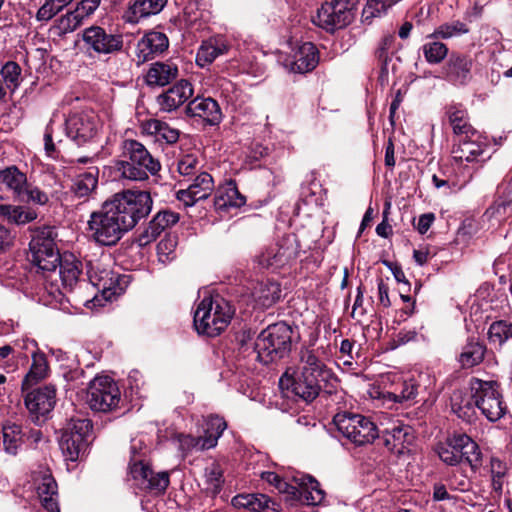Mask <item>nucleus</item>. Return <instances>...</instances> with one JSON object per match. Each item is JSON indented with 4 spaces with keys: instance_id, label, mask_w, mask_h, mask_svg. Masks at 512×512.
Segmentation results:
<instances>
[{
    "instance_id": "1a4fd4ad",
    "label": "nucleus",
    "mask_w": 512,
    "mask_h": 512,
    "mask_svg": "<svg viewBox=\"0 0 512 512\" xmlns=\"http://www.w3.org/2000/svg\"><path fill=\"white\" fill-rule=\"evenodd\" d=\"M121 400L116 382L108 376L95 377L88 386L86 403L95 412L108 413L115 410Z\"/></svg>"
},
{
    "instance_id": "052dcab7",
    "label": "nucleus",
    "mask_w": 512,
    "mask_h": 512,
    "mask_svg": "<svg viewBox=\"0 0 512 512\" xmlns=\"http://www.w3.org/2000/svg\"><path fill=\"white\" fill-rule=\"evenodd\" d=\"M510 212H512V200L507 197H499L487 209L486 215L495 217L497 220L504 219Z\"/></svg>"
},
{
    "instance_id": "7c9ffc66",
    "label": "nucleus",
    "mask_w": 512,
    "mask_h": 512,
    "mask_svg": "<svg viewBox=\"0 0 512 512\" xmlns=\"http://www.w3.org/2000/svg\"><path fill=\"white\" fill-rule=\"evenodd\" d=\"M178 76V67L172 62L152 63L146 73L148 86H165L171 83Z\"/></svg>"
},
{
    "instance_id": "393cba45",
    "label": "nucleus",
    "mask_w": 512,
    "mask_h": 512,
    "mask_svg": "<svg viewBox=\"0 0 512 512\" xmlns=\"http://www.w3.org/2000/svg\"><path fill=\"white\" fill-rule=\"evenodd\" d=\"M59 276L63 289L72 292L78 282L83 270V264L74 255H64L58 264Z\"/></svg>"
},
{
    "instance_id": "680f3d73",
    "label": "nucleus",
    "mask_w": 512,
    "mask_h": 512,
    "mask_svg": "<svg viewBox=\"0 0 512 512\" xmlns=\"http://www.w3.org/2000/svg\"><path fill=\"white\" fill-rule=\"evenodd\" d=\"M83 21V17L75 9L68 12L58 20V29L62 34H66L77 29Z\"/></svg>"
},
{
    "instance_id": "5fc2aeb1",
    "label": "nucleus",
    "mask_w": 512,
    "mask_h": 512,
    "mask_svg": "<svg viewBox=\"0 0 512 512\" xmlns=\"http://www.w3.org/2000/svg\"><path fill=\"white\" fill-rule=\"evenodd\" d=\"M455 439H457V434L449 437L447 441L439 445L437 449L440 459L448 465L460 464V448L454 443Z\"/></svg>"
},
{
    "instance_id": "f03ea898",
    "label": "nucleus",
    "mask_w": 512,
    "mask_h": 512,
    "mask_svg": "<svg viewBox=\"0 0 512 512\" xmlns=\"http://www.w3.org/2000/svg\"><path fill=\"white\" fill-rule=\"evenodd\" d=\"M234 312L231 304L223 297H204L194 313L195 329L208 337L218 336L227 328Z\"/></svg>"
},
{
    "instance_id": "2eb2a0df",
    "label": "nucleus",
    "mask_w": 512,
    "mask_h": 512,
    "mask_svg": "<svg viewBox=\"0 0 512 512\" xmlns=\"http://www.w3.org/2000/svg\"><path fill=\"white\" fill-rule=\"evenodd\" d=\"M66 134L78 145L93 139L98 131V119L91 112L75 113L66 120Z\"/></svg>"
},
{
    "instance_id": "a18cd8bd",
    "label": "nucleus",
    "mask_w": 512,
    "mask_h": 512,
    "mask_svg": "<svg viewBox=\"0 0 512 512\" xmlns=\"http://www.w3.org/2000/svg\"><path fill=\"white\" fill-rule=\"evenodd\" d=\"M270 499L264 494H239L232 499L235 508L261 512L268 508Z\"/></svg>"
},
{
    "instance_id": "0e129e2a",
    "label": "nucleus",
    "mask_w": 512,
    "mask_h": 512,
    "mask_svg": "<svg viewBox=\"0 0 512 512\" xmlns=\"http://www.w3.org/2000/svg\"><path fill=\"white\" fill-rule=\"evenodd\" d=\"M199 169V160L193 154L183 155L177 163V170L183 176H192Z\"/></svg>"
},
{
    "instance_id": "c03bdc74",
    "label": "nucleus",
    "mask_w": 512,
    "mask_h": 512,
    "mask_svg": "<svg viewBox=\"0 0 512 512\" xmlns=\"http://www.w3.org/2000/svg\"><path fill=\"white\" fill-rule=\"evenodd\" d=\"M59 444L67 460L77 461L84 454L89 443L79 436L73 437L69 433H62Z\"/></svg>"
},
{
    "instance_id": "dca6fc26",
    "label": "nucleus",
    "mask_w": 512,
    "mask_h": 512,
    "mask_svg": "<svg viewBox=\"0 0 512 512\" xmlns=\"http://www.w3.org/2000/svg\"><path fill=\"white\" fill-rule=\"evenodd\" d=\"M473 61L468 55L452 52L441 69L442 78L455 86H465L472 79Z\"/></svg>"
},
{
    "instance_id": "aec40b11",
    "label": "nucleus",
    "mask_w": 512,
    "mask_h": 512,
    "mask_svg": "<svg viewBox=\"0 0 512 512\" xmlns=\"http://www.w3.org/2000/svg\"><path fill=\"white\" fill-rule=\"evenodd\" d=\"M414 440V431L409 425H394L386 429L383 434L384 445L390 452L397 455L408 452Z\"/></svg>"
},
{
    "instance_id": "338daca9",
    "label": "nucleus",
    "mask_w": 512,
    "mask_h": 512,
    "mask_svg": "<svg viewBox=\"0 0 512 512\" xmlns=\"http://www.w3.org/2000/svg\"><path fill=\"white\" fill-rule=\"evenodd\" d=\"M61 9L52 2V0H45V3L39 8L36 19L38 21L47 22L58 14Z\"/></svg>"
},
{
    "instance_id": "4468645a",
    "label": "nucleus",
    "mask_w": 512,
    "mask_h": 512,
    "mask_svg": "<svg viewBox=\"0 0 512 512\" xmlns=\"http://www.w3.org/2000/svg\"><path fill=\"white\" fill-rule=\"evenodd\" d=\"M487 144L481 133L453 140L451 156L458 165L479 162L483 159Z\"/></svg>"
},
{
    "instance_id": "b1692460",
    "label": "nucleus",
    "mask_w": 512,
    "mask_h": 512,
    "mask_svg": "<svg viewBox=\"0 0 512 512\" xmlns=\"http://www.w3.org/2000/svg\"><path fill=\"white\" fill-rule=\"evenodd\" d=\"M178 221L179 215L173 211L163 210L158 212L139 236L140 245H147L156 240L166 228L176 224Z\"/></svg>"
},
{
    "instance_id": "603ef678",
    "label": "nucleus",
    "mask_w": 512,
    "mask_h": 512,
    "mask_svg": "<svg viewBox=\"0 0 512 512\" xmlns=\"http://www.w3.org/2000/svg\"><path fill=\"white\" fill-rule=\"evenodd\" d=\"M418 386L413 381H402L395 384L391 391L388 392L389 398L395 402H406L413 400L417 395Z\"/></svg>"
},
{
    "instance_id": "37998d69",
    "label": "nucleus",
    "mask_w": 512,
    "mask_h": 512,
    "mask_svg": "<svg viewBox=\"0 0 512 512\" xmlns=\"http://www.w3.org/2000/svg\"><path fill=\"white\" fill-rule=\"evenodd\" d=\"M0 217L6 219L10 223L24 225L35 220L37 218V213L31 208L1 204Z\"/></svg>"
},
{
    "instance_id": "79ce46f5",
    "label": "nucleus",
    "mask_w": 512,
    "mask_h": 512,
    "mask_svg": "<svg viewBox=\"0 0 512 512\" xmlns=\"http://www.w3.org/2000/svg\"><path fill=\"white\" fill-rule=\"evenodd\" d=\"M27 182L26 174L21 172L18 167L14 165L0 170V183L5 185L16 199L25 188Z\"/></svg>"
},
{
    "instance_id": "774afa93",
    "label": "nucleus",
    "mask_w": 512,
    "mask_h": 512,
    "mask_svg": "<svg viewBox=\"0 0 512 512\" xmlns=\"http://www.w3.org/2000/svg\"><path fill=\"white\" fill-rule=\"evenodd\" d=\"M395 41V37L391 34H387L382 37V39L379 42V45L376 49V56L377 58L382 61L386 62L388 59V52L392 48Z\"/></svg>"
},
{
    "instance_id": "e2e57ef3",
    "label": "nucleus",
    "mask_w": 512,
    "mask_h": 512,
    "mask_svg": "<svg viewBox=\"0 0 512 512\" xmlns=\"http://www.w3.org/2000/svg\"><path fill=\"white\" fill-rule=\"evenodd\" d=\"M176 246L177 240L175 236L168 235L161 239L157 244V253L160 261L166 262L171 260L173 258L172 255L175 252Z\"/></svg>"
},
{
    "instance_id": "8fccbe9b",
    "label": "nucleus",
    "mask_w": 512,
    "mask_h": 512,
    "mask_svg": "<svg viewBox=\"0 0 512 512\" xmlns=\"http://www.w3.org/2000/svg\"><path fill=\"white\" fill-rule=\"evenodd\" d=\"M254 295L263 306H271L280 299L281 289L275 282L259 283Z\"/></svg>"
},
{
    "instance_id": "e433bc0d",
    "label": "nucleus",
    "mask_w": 512,
    "mask_h": 512,
    "mask_svg": "<svg viewBox=\"0 0 512 512\" xmlns=\"http://www.w3.org/2000/svg\"><path fill=\"white\" fill-rule=\"evenodd\" d=\"M319 61L318 50L311 42H306L300 46L295 55L291 69L297 73H306L313 70Z\"/></svg>"
},
{
    "instance_id": "4c0bfd02",
    "label": "nucleus",
    "mask_w": 512,
    "mask_h": 512,
    "mask_svg": "<svg viewBox=\"0 0 512 512\" xmlns=\"http://www.w3.org/2000/svg\"><path fill=\"white\" fill-rule=\"evenodd\" d=\"M31 357L32 364L28 373L23 379V389H28L32 385L37 384L48 375L49 366L45 354L39 350H34Z\"/></svg>"
},
{
    "instance_id": "a19ab883",
    "label": "nucleus",
    "mask_w": 512,
    "mask_h": 512,
    "mask_svg": "<svg viewBox=\"0 0 512 512\" xmlns=\"http://www.w3.org/2000/svg\"><path fill=\"white\" fill-rule=\"evenodd\" d=\"M116 169L122 178L131 181H145L151 175L145 165L136 162L132 157H122L116 162Z\"/></svg>"
},
{
    "instance_id": "ddd939ff",
    "label": "nucleus",
    "mask_w": 512,
    "mask_h": 512,
    "mask_svg": "<svg viewBox=\"0 0 512 512\" xmlns=\"http://www.w3.org/2000/svg\"><path fill=\"white\" fill-rule=\"evenodd\" d=\"M56 404V388L53 385L38 387L25 396V405L34 422H44Z\"/></svg>"
},
{
    "instance_id": "13d9d810",
    "label": "nucleus",
    "mask_w": 512,
    "mask_h": 512,
    "mask_svg": "<svg viewBox=\"0 0 512 512\" xmlns=\"http://www.w3.org/2000/svg\"><path fill=\"white\" fill-rule=\"evenodd\" d=\"M17 199L22 202H27V203L32 202V203L38 204V205H45L49 201V197H48L47 193L42 191L37 186H33L32 184H29L28 182L25 185V188L23 189V191L21 192V194L19 195V197Z\"/></svg>"
},
{
    "instance_id": "6e6d98bb",
    "label": "nucleus",
    "mask_w": 512,
    "mask_h": 512,
    "mask_svg": "<svg viewBox=\"0 0 512 512\" xmlns=\"http://www.w3.org/2000/svg\"><path fill=\"white\" fill-rule=\"evenodd\" d=\"M205 478L207 484L206 489L212 494L219 493L224 479L223 471L218 463L213 462L205 468Z\"/></svg>"
},
{
    "instance_id": "4be33fe9",
    "label": "nucleus",
    "mask_w": 512,
    "mask_h": 512,
    "mask_svg": "<svg viewBox=\"0 0 512 512\" xmlns=\"http://www.w3.org/2000/svg\"><path fill=\"white\" fill-rule=\"evenodd\" d=\"M122 157H132L136 162L146 166V170L151 175H156L160 169L161 164L148 149L139 141L134 139H125L121 143Z\"/></svg>"
},
{
    "instance_id": "20e7f679",
    "label": "nucleus",
    "mask_w": 512,
    "mask_h": 512,
    "mask_svg": "<svg viewBox=\"0 0 512 512\" xmlns=\"http://www.w3.org/2000/svg\"><path fill=\"white\" fill-rule=\"evenodd\" d=\"M292 330L284 322L269 325L256 338L253 350L257 359L268 364L283 358L291 348Z\"/></svg>"
},
{
    "instance_id": "4d7b16f0",
    "label": "nucleus",
    "mask_w": 512,
    "mask_h": 512,
    "mask_svg": "<svg viewBox=\"0 0 512 512\" xmlns=\"http://www.w3.org/2000/svg\"><path fill=\"white\" fill-rule=\"evenodd\" d=\"M507 466L504 462L498 458H492L490 461V472L492 488L498 494L501 495L504 485V478L507 474Z\"/></svg>"
},
{
    "instance_id": "9d476101",
    "label": "nucleus",
    "mask_w": 512,
    "mask_h": 512,
    "mask_svg": "<svg viewBox=\"0 0 512 512\" xmlns=\"http://www.w3.org/2000/svg\"><path fill=\"white\" fill-rule=\"evenodd\" d=\"M129 472L137 484L155 494L164 493L169 485V473H154L150 466L144 462V458L130 456Z\"/></svg>"
},
{
    "instance_id": "c85d7f7f",
    "label": "nucleus",
    "mask_w": 512,
    "mask_h": 512,
    "mask_svg": "<svg viewBox=\"0 0 512 512\" xmlns=\"http://www.w3.org/2000/svg\"><path fill=\"white\" fill-rule=\"evenodd\" d=\"M226 429V422L219 416H210L203 436H194L193 450L203 451L216 446L219 437Z\"/></svg>"
},
{
    "instance_id": "58836bf2",
    "label": "nucleus",
    "mask_w": 512,
    "mask_h": 512,
    "mask_svg": "<svg viewBox=\"0 0 512 512\" xmlns=\"http://www.w3.org/2000/svg\"><path fill=\"white\" fill-rule=\"evenodd\" d=\"M21 67L14 61L6 62L0 69V101L4 100L7 90L14 92L20 85Z\"/></svg>"
},
{
    "instance_id": "49530a36",
    "label": "nucleus",
    "mask_w": 512,
    "mask_h": 512,
    "mask_svg": "<svg viewBox=\"0 0 512 512\" xmlns=\"http://www.w3.org/2000/svg\"><path fill=\"white\" fill-rule=\"evenodd\" d=\"M31 262L42 271L54 272L61 261L56 248L43 251H31Z\"/></svg>"
},
{
    "instance_id": "c756f323",
    "label": "nucleus",
    "mask_w": 512,
    "mask_h": 512,
    "mask_svg": "<svg viewBox=\"0 0 512 512\" xmlns=\"http://www.w3.org/2000/svg\"><path fill=\"white\" fill-rule=\"evenodd\" d=\"M36 490L39 501L47 512H60L57 483L50 474L42 476Z\"/></svg>"
},
{
    "instance_id": "c9c22d12",
    "label": "nucleus",
    "mask_w": 512,
    "mask_h": 512,
    "mask_svg": "<svg viewBox=\"0 0 512 512\" xmlns=\"http://www.w3.org/2000/svg\"><path fill=\"white\" fill-rule=\"evenodd\" d=\"M447 116L453 130L454 139L477 136V134L480 133L470 124L468 114L465 110L450 107L447 111Z\"/></svg>"
},
{
    "instance_id": "39448f33",
    "label": "nucleus",
    "mask_w": 512,
    "mask_h": 512,
    "mask_svg": "<svg viewBox=\"0 0 512 512\" xmlns=\"http://www.w3.org/2000/svg\"><path fill=\"white\" fill-rule=\"evenodd\" d=\"M469 387L474 405L489 421L496 422L504 417L508 408L497 381L472 378Z\"/></svg>"
},
{
    "instance_id": "69168bd1",
    "label": "nucleus",
    "mask_w": 512,
    "mask_h": 512,
    "mask_svg": "<svg viewBox=\"0 0 512 512\" xmlns=\"http://www.w3.org/2000/svg\"><path fill=\"white\" fill-rule=\"evenodd\" d=\"M507 322H493L488 330V338L491 343L502 345L507 340Z\"/></svg>"
},
{
    "instance_id": "09e8293b",
    "label": "nucleus",
    "mask_w": 512,
    "mask_h": 512,
    "mask_svg": "<svg viewBox=\"0 0 512 512\" xmlns=\"http://www.w3.org/2000/svg\"><path fill=\"white\" fill-rule=\"evenodd\" d=\"M470 29L466 23L460 20H453L439 25L432 34L428 36L430 39H451L469 33Z\"/></svg>"
},
{
    "instance_id": "864d4df0",
    "label": "nucleus",
    "mask_w": 512,
    "mask_h": 512,
    "mask_svg": "<svg viewBox=\"0 0 512 512\" xmlns=\"http://www.w3.org/2000/svg\"><path fill=\"white\" fill-rule=\"evenodd\" d=\"M92 432V423L86 418H72L63 429V433H69L70 436L84 438L90 442Z\"/></svg>"
},
{
    "instance_id": "a878e982",
    "label": "nucleus",
    "mask_w": 512,
    "mask_h": 512,
    "mask_svg": "<svg viewBox=\"0 0 512 512\" xmlns=\"http://www.w3.org/2000/svg\"><path fill=\"white\" fill-rule=\"evenodd\" d=\"M98 174V169L95 167H91L87 171L78 174L73 179L70 187L72 197L82 199L83 202L87 201L97 188Z\"/></svg>"
},
{
    "instance_id": "bb28decb",
    "label": "nucleus",
    "mask_w": 512,
    "mask_h": 512,
    "mask_svg": "<svg viewBox=\"0 0 512 512\" xmlns=\"http://www.w3.org/2000/svg\"><path fill=\"white\" fill-rule=\"evenodd\" d=\"M246 202V198L238 191L233 181L220 186L215 193L214 205L218 211H227L229 208H239Z\"/></svg>"
},
{
    "instance_id": "7ed1b4c3",
    "label": "nucleus",
    "mask_w": 512,
    "mask_h": 512,
    "mask_svg": "<svg viewBox=\"0 0 512 512\" xmlns=\"http://www.w3.org/2000/svg\"><path fill=\"white\" fill-rule=\"evenodd\" d=\"M105 202L127 231L149 215L153 204L150 193L143 190H125Z\"/></svg>"
},
{
    "instance_id": "412c9836",
    "label": "nucleus",
    "mask_w": 512,
    "mask_h": 512,
    "mask_svg": "<svg viewBox=\"0 0 512 512\" xmlns=\"http://www.w3.org/2000/svg\"><path fill=\"white\" fill-rule=\"evenodd\" d=\"M214 189L212 176L207 172L198 174L193 182L177 192V198L187 206L194 205L197 201L206 199Z\"/></svg>"
},
{
    "instance_id": "2f4dec72",
    "label": "nucleus",
    "mask_w": 512,
    "mask_h": 512,
    "mask_svg": "<svg viewBox=\"0 0 512 512\" xmlns=\"http://www.w3.org/2000/svg\"><path fill=\"white\" fill-rule=\"evenodd\" d=\"M168 0H135L126 11V22L137 23L141 18L158 14L163 10Z\"/></svg>"
},
{
    "instance_id": "3c124183",
    "label": "nucleus",
    "mask_w": 512,
    "mask_h": 512,
    "mask_svg": "<svg viewBox=\"0 0 512 512\" xmlns=\"http://www.w3.org/2000/svg\"><path fill=\"white\" fill-rule=\"evenodd\" d=\"M448 51L447 45L437 40L428 41L422 46L424 58L429 64L441 63L448 55Z\"/></svg>"
},
{
    "instance_id": "9b49d317",
    "label": "nucleus",
    "mask_w": 512,
    "mask_h": 512,
    "mask_svg": "<svg viewBox=\"0 0 512 512\" xmlns=\"http://www.w3.org/2000/svg\"><path fill=\"white\" fill-rule=\"evenodd\" d=\"M298 254L299 245L296 237L286 235L262 252L258 257V263L266 268L278 269L296 259Z\"/></svg>"
},
{
    "instance_id": "6e6552de",
    "label": "nucleus",
    "mask_w": 512,
    "mask_h": 512,
    "mask_svg": "<svg viewBox=\"0 0 512 512\" xmlns=\"http://www.w3.org/2000/svg\"><path fill=\"white\" fill-rule=\"evenodd\" d=\"M357 0H332L325 2L313 18L314 24L326 30L334 32L349 25L355 16Z\"/></svg>"
},
{
    "instance_id": "ea45409f",
    "label": "nucleus",
    "mask_w": 512,
    "mask_h": 512,
    "mask_svg": "<svg viewBox=\"0 0 512 512\" xmlns=\"http://www.w3.org/2000/svg\"><path fill=\"white\" fill-rule=\"evenodd\" d=\"M486 347L480 341L471 338L462 347L461 353L459 354L458 361L462 368H471L479 365L485 356Z\"/></svg>"
},
{
    "instance_id": "0eeeda50",
    "label": "nucleus",
    "mask_w": 512,
    "mask_h": 512,
    "mask_svg": "<svg viewBox=\"0 0 512 512\" xmlns=\"http://www.w3.org/2000/svg\"><path fill=\"white\" fill-rule=\"evenodd\" d=\"M88 229L92 238L104 246L115 245L128 232L106 202L99 211L90 215Z\"/></svg>"
},
{
    "instance_id": "5701e85b",
    "label": "nucleus",
    "mask_w": 512,
    "mask_h": 512,
    "mask_svg": "<svg viewBox=\"0 0 512 512\" xmlns=\"http://www.w3.org/2000/svg\"><path fill=\"white\" fill-rule=\"evenodd\" d=\"M296 484V495H291L298 498L307 505H318L324 498L325 493L320 488L319 482L310 475L299 474L293 477Z\"/></svg>"
},
{
    "instance_id": "f8f14e48",
    "label": "nucleus",
    "mask_w": 512,
    "mask_h": 512,
    "mask_svg": "<svg viewBox=\"0 0 512 512\" xmlns=\"http://www.w3.org/2000/svg\"><path fill=\"white\" fill-rule=\"evenodd\" d=\"M82 40L88 50H92L97 54H114L123 48V37L121 34L107 32L100 26L86 28L83 31Z\"/></svg>"
},
{
    "instance_id": "72a5a7b5",
    "label": "nucleus",
    "mask_w": 512,
    "mask_h": 512,
    "mask_svg": "<svg viewBox=\"0 0 512 512\" xmlns=\"http://www.w3.org/2000/svg\"><path fill=\"white\" fill-rule=\"evenodd\" d=\"M454 443L460 448V463L466 462L472 470H477L481 465V451L478 444L464 433L457 434Z\"/></svg>"
},
{
    "instance_id": "f3484780",
    "label": "nucleus",
    "mask_w": 512,
    "mask_h": 512,
    "mask_svg": "<svg viewBox=\"0 0 512 512\" xmlns=\"http://www.w3.org/2000/svg\"><path fill=\"white\" fill-rule=\"evenodd\" d=\"M185 112L190 117L201 118L211 126L218 125L223 118L218 102L211 97L194 98L187 104Z\"/></svg>"
},
{
    "instance_id": "423d86ee",
    "label": "nucleus",
    "mask_w": 512,
    "mask_h": 512,
    "mask_svg": "<svg viewBox=\"0 0 512 512\" xmlns=\"http://www.w3.org/2000/svg\"><path fill=\"white\" fill-rule=\"evenodd\" d=\"M333 422L337 430L357 446L370 444L379 436L376 424L360 414L338 413Z\"/></svg>"
},
{
    "instance_id": "cd10ccee",
    "label": "nucleus",
    "mask_w": 512,
    "mask_h": 512,
    "mask_svg": "<svg viewBox=\"0 0 512 512\" xmlns=\"http://www.w3.org/2000/svg\"><path fill=\"white\" fill-rule=\"evenodd\" d=\"M228 50L229 45L223 37L209 38L200 45L196 55V64L202 68L208 66L217 57L227 54Z\"/></svg>"
},
{
    "instance_id": "473e14b6",
    "label": "nucleus",
    "mask_w": 512,
    "mask_h": 512,
    "mask_svg": "<svg viewBox=\"0 0 512 512\" xmlns=\"http://www.w3.org/2000/svg\"><path fill=\"white\" fill-rule=\"evenodd\" d=\"M27 428L7 422L2 427L3 448L7 454L16 455L26 441Z\"/></svg>"
},
{
    "instance_id": "6ab92c4d",
    "label": "nucleus",
    "mask_w": 512,
    "mask_h": 512,
    "mask_svg": "<svg viewBox=\"0 0 512 512\" xmlns=\"http://www.w3.org/2000/svg\"><path fill=\"white\" fill-rule=\"evenodd\" d=\"M193 93L192 84L187 80H180L160 94L157 97V103L161 111L172 112L191 98Z\"/></svg>"
},
{
    "instance_id": "de8ad7c7",
    "label": "nucleus",
    "mask_w": 512,
    "mask_h": 512,
    "mask_svg": "<svg viewBox=\"0 0 512 512\" xmlns=\"http://www.w3.org/2000/svg\"><path fill=\"white\" fill-rule=\"evenodd\" d=\"M55 237L56 232L53 227L44 226L36 229L29 244L30 252L56 248Z\"/></svg>"
},
{
    "instance_id": "f257e3e1",
    "label": "nucleus",
    "mask_w": 512,
    "mask_h": 512,
    "mask_svg": "<svg viewBox=\"0 0 512 512\" xmlns=\"http://www.w3.org/2000/svg\"><path fill=\"white\" fill-rule=\"evenodd\" d=\"M330 376L331 371L320 359L319 350L303 347L299 352L298 371L290 374L287 370L280 377L279 386L310 402L319 395L321 382H326Z\"/></svg>"
},
{
    "instance_id": "bf43d9fd",
    "label": "nucleus",
    "mask_w": 512,
    "mask_h": 512,
    "mask_svg": "<svg viewBox=\"0 0 512 512\" xmlns=\"http://www.w3.org/2000/svg\"><path fill=\"white\" fill-rule=\"evenodd\" d=\"M259 475L263 480L273 485L280 493L296 495V486L287 483L275 472L263 471Z\"/></svg>"
},
{
    "instance_id": "a211bd4d",
    "label": "nucleus",
    "mask_w": 512,
    "mask_h": 512,
    "mask_svg": "<svg viewBox=\"0 0 512 512\" xmlns=\"http://www.w3.org/2000/svg\"><path fill=\"white\" fill-rule=\"evenodd\" d=\"M169 46L167 36L158 31L146 33L137 43V63L143 64L162 54Z\"/></svg>"
},
{
    "instance_id": "f704fd0d",
    "label": "nucleus",
    "mask_w": 512,
    "mask_h": 512,
    "mask_svg": "<svg viewBox=\"0 0 512 512\" xmlns=\"http://www.w3.org/2000/svg\"><path fill=\"white\" fill-rule=\"evenodd\" d=\"M142 129L145 134L155 137L158 141H165L167 144L176 143L180 136L178 129L158 119L145 121L142 124Z\"/></svg>"
}]
</instances>
